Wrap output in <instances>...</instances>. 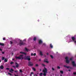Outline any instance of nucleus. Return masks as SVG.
<instances>
[{"mask_svg": "<svg viewBox=\"0 0 76 76\" xmlns=\"http://www.w3.org/2000/svg\"><path fill=\"white\" fill-rule=\"evenodd\" d=\"M44 69H43L42 72H43V76H46L47 75V73L48 72V70L45 67H44Z\"/></svg>", "mask_w": 76, "mask_h": 76, "instance_id": "obj_1", "label": "nucleus"}, {"mask_svg": "<svg viewBox=\"0 0 76 76\" xmlns=\"http://www.w3.org/2000/svg\"><path fill=\"white\" fill-rule=\"evenodd\" d=\"M16 59H23V55H20L19 57H15Z\"/></svg>", "mask_w": 76, "mask_h": 76, "instance_id": "obj_2", "label": "nucleus"}, {"mask_svg": "<svg viewBox=\"0 0 76 76\" xmlns=\"http://www.w3.org/2000/svg\"><path fill=\"white\" fill-rule=\"evenodd\" d=\"M25 60H31L30 56H25L24 58Z\"/></svg>", "mask_w": 76, "mask_h": 76, "instance_id": "obj_3", "label": "nucleus"}, {"mask_svg": "<svg viewBox=\"0 0 76 76\" xmlns=\"http://www.w3.org/2000/svg\"><path fill=\"white\" fill-rule=\"evenodd\" d=\"M65 59H66V63H69V61L68 60L69 58L68 57H65Z\"/></svg>", "mask_w": 76, "mask_h": 76, "instance_id": "obj_4", "label": "nucleus"}, {"mask_svg": "<svg viewBox=\"0 0 76 76\" xmlns=\"http://www.w3.org/2000/svg\"><path fill=\"white\" fill-rule=\"evenodd\" d=\"M28 65L30 66H33V64L32 63H31V62H29Z\"/></svg>", "mask_w": 76, "mask_h": 76, "instance_id": "obj_5", "label": "nucleus"}, {"mask_svg": "<svg viewBox=\"0 0 76 76\" xmlns=\"http://www.w3.org/2000/svg\"><path fill=\"white\" fill-rule=\"evenodd\" d=\"M72 64L73 66H76V64H75V61H72Z\"/></svg>", "mask_w": 76, "mask_h": 76, "instance_id": "obj_6", "label": "nucleus"}, {"mask_svg": "<svg viewBox=\"0 0 76 76\" xmlns=\"http://www.w3.org/2000/svg\"><path fill=\"white\" fill-rule=\"evenodd\" d=\"M72 41H74V43H75V37H72Z\"/></svg>", "mask_w": 76, "mask_h": 76, "instance_id": "obj_7", "label": "nucleus"}, {"mask_svg": "<svg viewBox=\"0 0 76 76\" xmlns=\"http://www.w3.org/2000/svg\"><path fill=\"white\" fill-rule=\"evenodd\" d=\"M25 43H23V42H22V41H20V42L19 44L20 45H25Z\"/></svg>", "mask_w": 76, "mask_h": 76, "instance_id": "obj_8", "label": "nucleus"}, {"mask_svg": "<svg viewBox=\"0 0 76 76\" xmlns=\"http://www.w3.org/2000/svg\"><path fill=\"white\" fill-rule=\"evenodd\" d=\"M25 50L27 51V52H28V51H30L31 50L26 48H25Z\"/></svg>", "mask_w": 76, "mask_h": 76, "instance_id": "obj_9", "label": "nucleus"}, {"mask_svg": "<svg viewBox=\"0 0 76 76\" xmlns=\"http://www.w3.org/2000/svg\"><path fill=\"white\" fill-rule=\"evenodd\" d=\"M64 66L65 67H66L67 69H69V68L72 69V67H70L69 66H66L65 65H64Z\"/></svg>", "mask_w": 76, "mask_h": 76, "instance_id": "obj_10", "label": "nucleus"}, {"mask_svg": "<svg viewBox=\"0 0 76 76\" xmlns=\"http://www.w3.org/2000/svg\"><path fill=\"white\" fill-rule=\"evenodd\" d=\"M42 41L40 39V40H39V44H42Z\"/></svg>", "mask_w": 76, "mask_h": 76, "instance_id": "obj_11", "label": "nucleus"}, {"mask_svg": "<svg viewBox=\"0 0 76 76\" xmlns=\"http://www.w3.org/2000/svg\"><path fill=\"white\" fill-rule=\"evenodd\" d=\"M20 54H24V55H26V53L23 52H20Z\"/></svg>", "mask_w": 76, "mask_h": 76, "instance_id": "obj_12", "label": "nucleus"}, {"mask_svg": "<svg viewBox=\"0 0 76 76\" xmlns=\"http://www.w3.org/2000/svg\"><path fill=\"white\" fill-rule=\"evenodd\" d=\"M13 72V69H11L10 70V72L12 73Z\"/></svg>", "mask_w": 76, "mask_h": 76, "instance_id": "obj_13", "label": "nucleus"}, {"mask_svg": "<svg viewBox=\"0 0 76 76\" xmlns=\"http://www.w3.org/2000/svg\"><path fill=\"white\" fill-rule=\"evenodd\" d=\"M47 60V58H45V59L44 60V61L45 62H46V63H48V61H46V60Z\"/></svg>", "mask_w": 76, "mask_h": 76, "instance_id": "obj_14", "label": "nucleus"}, {"mask_svg": "<svg viewBox=\"0 0 76 76\" xmlns=\"http://www.w3.org/2000/svg\"><path fill=\"white\" fill-rule=\"evenodd\" d=\"M4 68V67L3 65H1L0 66V69H3Z\"/></svg>", "mask_w": 76, "mask_h": 76, "instance_id": "obj_15", "label": "nucleus"}, {"mask_svg": "<svg viewBox=\"0 0 76 76\" xmlns=\"http://www.w3.org/2000/svg\"><path fill=\"white\" fill-rule=\"evenodd\" d=\"M40 55L42 56H43V54H42V53L41 51H40Z\"/></svg>", "mask_w": 76, "mask_h": 76, "instance_id": "obj_16", "label": "nucleus"}, {"mask_svg": "<svg viewBox=\"0 0 76 76\" xmlns=\"http://www.w3.org/2000/svg\"><path fill=\"white\" fill-rule=\"evenodd\" d=\"M36 55V53H34V54L33 53H31V56H35Z\"/></svg>", "mask_w": 76, "mask_h": 76, "instance_id": "obj_17", "label": "nucleus"}, {"mask_svg": "<svg viewBox=\"0 0 76 76\" xmlns=\"http://www.w3.org/2000/svg\"><path fill=\"white\" fill-rule=\"evenodd\" d=\"M16 65V67H19V65L17 63H15Z\"/></svg>", "mask_w": 76, "mask_h": 76, "instance_id": "obj_18", "label": "nucleus"}, {"mask_svg": "<svg viewBox=\"0 0 76 76\" xmlns=\"http://www.w3.org/2000/svg\"><path fill=\"white\" fill-rule=\"evenodd\" d=\"M43 74V73H40L39 74L40 76H42Z\"/></svg>", "mask_w": 76, "mask_h": 76, "instance_id": "obj_19", "label": "nucleus"}, {"mask_svg": "<svg viewBox=\"0 0 76 76\" xmlns=\"http://www.w3.org/2000/svg\"><path fill=\"white\" fill-rule=\"evenodd\" d=\"M0 45H2V46H3V45H4V44L0 43Z\"/></svg>", "mask_w": 76, "mask_h": 76, "instance_id": "obj_20", "label": "nucleus"}, {"mask_svg": "<svg viewBox=\"0 0 76 76\" xmlns=\"http://www.w3.org/2000/svg\"><path fill=\"white\" fill-rule=\"evenodd\" d=\"M4 61L5 62H7V59H6V58L5 59Z\"/></svg>", "mask_w": 76, "mask_h": 76, "instance_id": "obj_21", "label": "nucleus"}, {"mask_svg": "<svg viewBox=\"0 0 76 76\" xmlns=\"http://www.w3.org/2000/svg\"><path fill=\"white\" fill-rule=\"evenodd\" d=\"M50 46L51 48H53V45H52L51 44H50Z\"/></svg>", "mask_w": 76, "mask_h": 76, "instance_id": "obj_22", "label": "nucleus"}, {"mask_svg": "<svg viewBox=\"0 0 76 76\" xmlns=\"http://www.w3.org/2000/svg\"><path fill=\"white\" fill-rule=\"evenodd\" d=\"M60 72L61 73H64V72L63 71H61V70L60 71Z\"/></svg>", "mask_w": 76, "mask_h": 76, "instance_id": "obj_23", "label": "nucleus"}, {"mask_svg": "<svg viewBox=\"0 0 76 76\" xmlns=\"http://www.w3.org/2000/svg\"><path fill=\"white\" fill-rule=\"evenodd\" d=\"M50 56L51 57V58H53V56H52V55H50Z\"/></svg>", "mask_w": 76, "mask_h": 76, "instance_id": "obj_24", "label": "nucleus"}, {"mask_svg": "<svg viewBox=\"0 0 76 76\" xmlns=\"http://www.w3.org/2000/svg\"><path fill=\"white\" fill-rule=\"evenodd\" d=\"M31 39H32L31 38H29L28 39V41H30V40H31Z\"/></svg>", "mask_w": 76, "mask_h": 76, "instance_id": "obj_25", "label": "nucleus"}, {"mask_svg": "<svg viewBox=\"0 0 76 76\" xmlns=\"http://www.w3.org/2000/svg\"><path fill=\"white\" fill-rule=\"evenodd\" d=\"M32 69L34 70V71H35L36 70L35 68H32Z\"/></svg>", "mask_w": 76, "mask_h": 76, "instance_id": "obj_26", "label": "nucleus"}, {"mask_svg": "<svg viewBox=\"0 0 76 76\" xmlns=\"http://www.w3.org/2000/svg\"><path fill=\"white\" fill-rule=\"evenodd\" d=\"M33 39L34 41H35V40H36V37H34Z\"/></svg>", "mask_w": 76, "mask_h": 76, "instance_id": "obj_27", "label": "nucleus"}, {"mask_svg": "<svg viewBox=\"0 0 76 76\" xmlns=\"http://www.w3.org/2000/svg\"><path fill=\"white\" fill-rule=\"evenodd\" d=\"M4 57H2V60H4Z\"/></svg>", "mask_w": 76, "mask_h": 76, "instance_id": "obj_28", "label": "nucleus"}, {"mask_svg": "<svg viewBox=\"0 0 76 76\" xmlns=\"http://www.w3.org/2000/svg\"><path fill=\"white\" fill-rule=\"evenodd\" d=\"M52 70L54 71L55 70V69H54V68L53 67L52 68Z\"/></svg>", "mask_w": 76, "mask_h": 76, "instance_id": "obj_29", "label": "nucleus"}, {"mask_svg": "<svg viewBox=\"0 0 76 76\" xmlns=\"http://www.w3.org/2000/svg\"><path fill=\"white\" fill-rule=\"evenodd\" d=\"M20 73H22V71L21 69H20Z\"/></svg>", "mask_w": 76, "mask_h": 76, "instance_id": "obj_30", "label": "nucleus"}, {"mask_svg": "<svg viewBox=\"0 0 76 76\" xmlns=\"http://www.w3.org/2000/svg\"><path fill=\"white\" fill-rule=\"evenodd\" d=\"M12 43H13V42H12V41H10V44H12Z\"/></svg>", "mask_w": 76, "mask_h": 76, "instance_id": "obj_31", "label": "nucleus"}, {"mask_svg": "<svg viewBox=\"0 0 76 76\" xmlns=\"http://www.w3.org/2000/svg\"><path fill=\"white\" fill-rule=\"evenodd\" d=\"M73 59V57H72V58H70V60H72Z\"/></svg>", "mask_w": 76, "mask_h": 76, "instance_id": "obj_32", "label": "nucleus"}, {"mask_svg": "<svg viewBox=\"0 0 76 76\" xmlns=\"http://www.w3.org/2000/svg\"><path fill=\"white\" fill-rule=\"evenodd\" d=\"M10 64H13V62H11L10 63Z\"/></svg>", "mask_w": 76, "mask_h": 76, "instance_id": "obj_33", "label": "nucleus"}, {"mask_svg": "<svg viewBox=\"0 0 76 76\" xmlns=\"http://www.w3.org/2000/svg\"><path fill=\"white\" fill-rule=\"evenodd\" d=\"M5 39H6V38H3V40H5Z\"/></svg>", "mask_w": 76, "mask_h": 76, "instance_id": "obj_34", "label": "nucleus"}, {"mask_svg": "<svg viewBox=\"0 0 76 76\" xmlns=\"http://www.w3.org/2000/svg\"><path fill=\"white\" fill-rule=\"evenodd\" d=\"M33 72H31V74L30 75V76H31V75H32V74H33Z\"/></svg>", "mask_w": 76, "mask_h": 76, "instance_id": "obj_35", "label": "nucleus"}, {"mask_svg": "<svg viewBox=\"0 0 76 76\" xmlns=\"http://www.w3.org/2000/svg\"><path fill=\"white\" fill-rule=\"evenodd\" d=\"M58 68L60 69V67H59V66H58Z\"/></svg>", "mask_w": 76, "mask_h": 76, "instance_id": "obj_36", "label": "nucleus"}, {"mask_svg": "<svg viewBox=\"0 0 76 76\" xmlns=\"http://www.w3.org/2000/svg\"><path fill=\"white\" fill-rule=\"evenodd\" d=\"M25 41H26V39H24V40H23V42H24Z\"/></svg>", "mask_w": 76, "mask_h": 76, "instance_id": "obj_37", "label": "nucleus"}, {"mask_svg": "<svg viewBox=\"0 0 76 76\" xmlns=\"http://www.w3.org/2000/svg\"><path fill=\"white\" fill-rule=\"evenodd\" d=\"M6 70H9V68H6Z\"/></svg>", "mask_w": 76, "mask_h": 76, "instance_id": "obj_38", "label": "nucleus"}, {"mask_svg": "<svg viewBox=\"0 0 76 76\" xmlns=\"http://www.w3.org/2000/svg\"><path fill=\"white\" fill-rule=\"evenodd\" d=\"M42 66H45V64H42Z\"/></svg>", "mask_w": 76, "mask_h": 76, "instance_id": "obj_39", "label": "nucleus"}, {"mask_svg": "<svg viewBox=\"0 0 76 76\" xmlns=\"http://www.w3.org/2000/svg\"><path fill=\"white\" fill-rule=\"evenodd\" d=\"M74 75H76V72L73 73Z\"/></svg>", "mask_w": 76, "mask_h": 76, "instance_id": "obj_40", "label": "nucleus"}, {"mask_svg": "<svg viewBox=\"0 0 76 76\" xmlns=\"http://www.w3.org/2000/svg\"><path fill=\"white\" fill-rule=\"evenodd\" d=\"M43 45H44L45 46L46 45L45 44V43L43 44Z\"/></svg>", "mask_w": 76, "mask_h": 76, "instance_id": "obj_41", "label": "nucleus"}, {"mask_svg": "<svg viewBox=\"0 0 76 76\" xmlns=\"http://www.w3.org/2000/svg\"><path fill=\"white\" fill-rule=\"evenodd\" d=\"M39 61H41V59H39Z\"/></svg>", "mask_w": 76, "mask_h": 76, "instance_id": "obj_42", "label": "nucleus"}, {"mask_svg": "<svg viewBox=\"0 0 76 76\" xmlns=\"http://www.w3.org/2000/svg\"><path fill=\"white\" fill-rule=\"evenodd\" d=\"M18 72V71H15V72Z\"/></svg>", "mask_w": 76, "mask_h": 76, "instance_id": "obj_43", "label": "nucleus"}, {"mask_svg": "<svg viewBox=\"0 0 76 76\" xmlns=\"http://www.w3.org/2000/svg\"><path fill=\"white\" fill-rule=\"evenodd\" d=\"M38 66V64H36V66Z\"/></svg>", "mask_w": 76, "mask_h": 76, "instance_id": "obj_44", "label": "nucleus"}, {"mask_svg": "<svg viewBox=\"0 0 76 76\" xmlns=\"http://www.w3.org/2000/svg\"><path fill=\"white\" fill-rule=\"evenodd\" d=\"M47 55H49V53H47L46 54Z\"/></svg>", "mask_w": 76, "mask_h": 76, "instance_id": "obj_45", "label": "nucleus"}, {"mask_svg": "<svg viewBox=\"0 0 76 76\" xmlns=\"http://www.w3.org/2000/svg\"><path fill=\"white\" fill-rule=\"evenodd\" d=\"M0 51H2V50L0 48Z\"/></svg>", "mask_w": 76, "mask_h": 76, "instance_id": "obj_46", "label": "nucleus"}, {"mask_svg": "<svg viewBox=\"0 0 76 76\" xmlns=\"http://www.w3.org/2000/svg\"><path fill=\"white\" fill-rule=\"evenodd\" d=\"M69 72H71V70H70L69 69Z\"/></svg>", "mask_w": 76, "mask_h": 76, "instance_id": "obj_47", "label": "nucleus"}, {"mask_svg": "<svg viewBox=\"0 0 76 76\" xmlns=\"http://www.w3.org/2000/svg\"><path fill=\"white\" fill-rule=\"evenodd\" d=\"M34 76H37V75H35Z\"/></svg>", "mask_w": 76, "mask_h": 76, "instance_id": "obj_48", "label": "nucleus"}, {"mask_svg": "<svg viewBox=\"0 0 76 76\" xmlns=\"http://www.w3.org/2000/svg\"><path fill=\"white\" fill-rule=\"evenodd\" d=\"M2 54H4V52H2Z\"/></svg>", "mask_w": 76, "mask_h": 76, "instance_id": "obj_49", "label": "nucleus"}, {"mask_svg": "<svg viewBox=\"0 0 76 76\" xmlns=\"http://www.w3.org/2000/svg\"><path fill=\"white\" fill-rule=\"evenodd\" d=\"M42 69H40V71H41Z\"/></svg>", "mask_w": 76, "mask_h": 76, "instance_id": "obj_50", "label": "nucleus"}, {"mask_svg": "<svg viewBox=\"0 0 76 76\" xmlns=\"http://www.w3.org/2000/svg\"><path fill=\"white\" fill-rule=\"evenodd\" d=\"M60 76H62V75H60Z\"/></svg>", "mask_w": 76, "mask_h": 76, "instance_id": "obj_51", "label": "nucleus"}, {"mask_svg": "<svg viewBox=\"0 0 76 76\" xmlns=\"http://www.w3.org/2000/svg\"><path fill=\"white\" fill-rule=\"evenodd\" d=\"M12 60H14V59H12Z\"/></svg>", "mask_w": 76, "mask_h": 76, "instance_id": "obj_52", "label": "nucleus"}, {"mask_svg": "<svg viewBox=\"0 0 76 76\" xmlns=\"http://www.w3.org/2000/svg\"><path fill=\"white\" fill-rule=\"evenodd\" d=\"M1 61L0 60V62H1Z\"/></svg>", "mask_w": 76, "mask_h": 76, "instance_id": "obj_53", "label": "nucleus"}, {"mask_svg": "<svg viewBox=\"0 0 76 76\" xmlns=\"http://www.w3.org/2000/svg\"><path fill=\"white\" fill-rule=\"evenodd\" d=\"M13 67H15V66H13Z\"/></svg>", "mask_w": 76, "mask_h": 76, "instance_id": "obj_54", "label": "nucleus"}]
</instances>
